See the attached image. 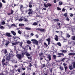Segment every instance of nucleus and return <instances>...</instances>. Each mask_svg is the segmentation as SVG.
<instances>
[{
    "instance_id": "obj_1",
    "label": "nucleus",
    "mask_w": 75,
    "mask_h": 75,
    "mask_svg": "<svg viewBox=\"0 0 75 75\" xmlns=\"http://www.w3.org/2000/svg\"><path fill=\"white\" fill-rule=\"evenodd\" d=\"M36 30H38V31H40L41 33H44L45 31V29L42 28L40 29V28H38Z\"/></svg>"
},
{
    "instance_id": "obj_2",
    "label": "nucleus",
    "mask_w": 75,
    "mask_h": 75,
    "mask_svg": "<svg viewBox=\"0 0 75 75\" xmlns=\"http://www.w3.org/2000/svg\"><path fill=\"white\" fill-rule=\"evenodd\" d=\"M31 41H33V42H35V44H36V45H38V41H37V40L35 39H32Z\"/></svg>"
},
{
    "instance_id": "obj_3",
    "label": "nucleus",
    "mask_w": 75,
    "mask_h": 75,
    "mask_svg": "<svg viewBox=\"0 0 75 75\" xmlns=\"http://www.w3.org/2000/svg\"><path fill=\"white\" fill-rule=\"evenodd\" d=\"M16 57L17 58H18V59H20L21 58V57H22V56H21V54H17L16 55Z\"/></svg>"
},
{
    "instance_id": "obj_4",
    "label": "nucleus",
    "mask_w": 75,
    "mask_h": 75,
    "mask_svg": "<svg viewBox=\"0 0 75 75\" xmlns=\"http://www.w3.org/2000/svg\"><path fill=\"white\" fill-rule=\"evenodd\" d=\"M13 38H14L15 41V42H16L18 40V39L17 38H19V39H20V38H19L16 37H13Z\"/></svg>"
},
{
    "instance_id": "obj_5",
    "label": "nucleus",
    "mask_w": 75,
    "mask_h": 75,
    "mask_svg": "<svg viewBox=\"0 0 75 75\" xmlns=\"http://www.w3.org/2000/svg\"><path fill=\"white\" fill-rule=\"evenodd\" d=\"M10 33H6V35L7 36V37H11V35L10 34Z\"/></svg>"
},
{
    "instance_id": "obj_6",
    "label": "nucleus",
    "mask_w": 75,
    "mask_h": 75,
    "mask_svg": "<svg viewBox=\"0 0 75 75\" xmlns=\"http://www.w3.org/2000/svg\"><path fill=\"white\" fill-rule=\"evenodd\" d=\"M6 61H10V59H11V58H10L8 56H6Z\"/></svg>"
},
{
    "instance_id": "obj_7",
    "label": "nucleus",
    "mask_w": 75,
    "mask_h": 75,
    "mask_svg": "<svg viewBox=\"0 0 75 75\" xmlns=\"http://www.w3.org/2000/svg\"><path fill=\"white\" fill-rule=\"evenodd\" d=\"M13 54H10V53H9V55H8V56L9 57H10V58H11V57H13Z\"/></svg>"
},
{
    "instance_id": "obj_8",
    "label": "nucleus",
    "mask_w": 75,
    "mask_h": 75,
    "mask_svg": "<svg viewBox=\"0 0 75 75\" xmlns=\"http://www.w3.org/2000/svg\"><path fill=\"white\" fill-rule=\"evenodd\" d=\"M11 33H12L13 35H14V36H16V33L14 31H11Z\"/></svg>"
},
{
    "instance_id": "obj_9",
    "label": "nucleus",
    "mask_w": 75,
    "mask_h": 75,
    "mask_svg": "<svg viewBox=\"0 0 75 75\" xmlns=\"http://www.w3.org/2000/svg\"><path fill=\"white\" fill-rule=\"evenodd\" d=\"M46 41H47L48 45L50 44V38H48L46 39Z\"/></svg>"
},
{
    "instance_id": "obj_10",
    "label": "nucleus",
    "mask_w": 75,
    "mask_h": 75,
    "mask_svg": "<svg viewBox=\"0 0 75 75\" xmlns=\"http://www.w3.org/2000/svg\"><path fill=\"white\" fill-rule=\"evenodd\" d=\"M55 36L56 38H54L55 40L57 41H58V36L57 35H55Z\"/></svg>"
},
{
    "instance_id": "obj_11",
    "label": "nucleus",
    "mask_w": 75,
    "mask_h": 75,
    "mask_svg": "<svg viewBox=\"0 0 75 75\" xmlns=\"http://www.w3.org/2000/svg\"><path fill=\"white\" fill-rule=\"evenodd\" d=\"M47 58L49 59V61H51V55H50V54L48 55Z\"/></svg>"
},
{
    "instance_id": "obj_12",
    "label": "nucleus",
    "mask_w": 75,
    "mask_h": 75,
    "mask_svg": "<svg viewBox=\"0 0 75 75\" xmlns=\"http://www.w3.org/2000/svg\"><path fill=\"white\" fill-rule=\"evenodd\" d=\"M11 13H8V16H10V15H11V14H13L14 13V11L12 9L11 10Z\"/></svg>"
},
{
    "instance_id": "obj_13",
    "label": "nucleus",
    "mask_w": 75,
    "mask_h": 75,
    "mask_svg": "<svg viewBox=\"0 0 75 75\" xmlns=\"http://www.w3.org/2000/svg\"><path fill=\"white\" fill-rule=\"evenodd\" d=\"M26 41L27 42V43L28 44H31V42L30 41V40H26Z\"/></svg>"
},
{
    "instance_id": "obj_14",
    "label": "nucleus",
    "mask_w": 75,
    "mask_h": 75,
    "mask_svg": "<svg viewBox=\"0 0 75 75\" xmlns=\"http://www.w3.org/2000/svg\"><path fill=\"white\" fill-rule=\"evenodd\" d=\"M69 69L70 70H72L73 69V67L71 65H70L69 66Z\"/></svg>"
},
{
    "instance_id": "obj_15",
    "label": "nucleus",
    "mask_w": 75,
    "mask_h": 75,
    "mask_svg": "<svg viewBox=\"0 0 75 75\" xmlns=\"http://www.w3.org/2000/svg\"><path fill=\"white\" fill-rule=\"evenodd\" d=\"M60 51L62 52H64V53H66V52H67V51L66 50H61Z\"/></svg>"
},
{
    "instance_id": "obj_16",
    "label": "nucleus",
    "mask_w": 75,
    "mask_h": 75,
    "mask_svg": "<svg viewBox=\"0 0 75 75\" xmlns=\"http://www.w3.org/2000/svg\"><path fill=\"white\" fill-rule=\"evenodd\" d=\"M71 39L73 40V41L75 40V36H72Z\"/></svg>"
},
{
    "instance_id": "obj_17",
    "label": "nucleus",
    "mask_w": 75,
    "mask_h": 75,
    "mask_svg": "<svg viewBox=\"0 0 75 75\" xmlns=\"http://www.w3.org/2000/svg\"><path fill=\"white\" fill-rule=\"evenodd\" d=\"M9 43H10V41H7L5 44V45H6V46H7V45H8Z\"/></svg>"
},
{
    "instance_id": "obj_18",
    "label": "nucleus",
    "mask_w": 75,
    "mask_h": 75,
    "mask_svg": "<svg viewBox=\"0 0 75 75\" xmlns=\"http://www.w3.org/2000/svg\"><path fill=\"white\" fill-rule=\"evenodd\" d=\"M72 64L73 65V68L74 69L75 68V62H73Z\"/></svg>"
},
{
    "instance_id": "obj_19",
    "label": "nucleus",
    "mask_w": 75,
    "mask_h": 75,
    "mask_svg": "<svg viewBox=\"0 0 75 75\" xmlns=\"http://www.w3.org/2000/svg\"><path fill=\"white\" fill-rule=\"evenodd\" d=\"M25 53L27 57H30V54L27 52H25Z\"/></svg>"
},
{
    "instance_id": "obj_20",
    "label": "nucleus",
    "mask_w": 75,
    "mask_h": 75,
    "mask_svg": "<svg viewBox=\"0 0 75 75\" xmlns=\"http://www.w3.org/2000/svg\"><path fill=\"white\" fill-rule=\"evenodd\" d=\"M25 30H31V28H30L28 27H26L25 28Z\"/></svg>"
},
{
    "instance_id": "obj_21",
    "label": "nucleus",
    "mask_w": 75,
    "mask_h": 75,
    "mask_svg": "<svg viewBox=\"0 0 75 75\" xmlns=\"http://www.w3.org/2000/svg\"><path fill=\"white\" fill-rule=\"evenodd\" d=\"M57 55H63V56H64V54L63 53H58Z\"/></svg>"
},
{
    "instance_id": "obj_22",
    "label": "nucleus",
    "mask_w": 75,
    "mask_h": 75,
    "mask_svg": "<svg viewBox=\"0 0 75 75\" xmlns=\"http://www.w3.org/2000/svg\"><path fill=\"white\" fill-rule=\"evenodd\" d=\"M59 69L61 70V71H64V67L62 66H60L59 68Z\"/></svg>"
},
{
    "instance_id": "obj_23",
    "label": "nucleus",
    "mask_w": 75,
    "mask_h": 75,
    "mask_svg": "<svg viewBox=\"0 0 75 75\" xmlns=\"http://www.w3.org/2000/svg\"><path fill=\"white\" fill-rule=\"evenodd\" d=\"M21 69H22L21 68H20L19 69H18L17 70H18V72L19 73H20V72H21Z\"/></svg>"
},
{
    "instance_id": "obj_24",
    "label": "nucleus",
    "mask_w": 75,
    "mask_h": 75,
    "mask_svg": "<svg viewBox=\"0 0 75 75\" xmlns=\"http://www.w3.org/2000/svg\"><path fill=\"white\" fill-rule=\"evenodd\" d=\"M24 25V24L20 23L19 24V26L20 27H23Z\"/></svg>"
},
{
    "instance_id": "obj_25",
    "label": "nucleus",
    "mask_w": 75,
    "mask_h": 75,
    "mask_svg": "<svg viewBox=\"0 0 75 75\" xmlns=\"http://www.w3.org/2000/svg\"><path fill=\"white\" fill-rule=\"evenodd\" d=\"M44 6L46 8H48V5L45 3L44 4Z\"/></svg>"
},
{
    "instance_id": "obj_26",
    "label": "nucleus",
    "mask_w": 75,
    "mask_h": 75,
    "mask_svg": "<svg viewBox=\"0 0 75 75\" xmlns=\"http://www.w3.org/2000/svg\"><path fill=\"white\" fill-rule=\"evenodd\" d=\"M53 59H56V58H57V56H56L55 55H53Z\"/></svg>"
},
{
    "instance_id": "obj_27",
    "label": "nucleus",
    "mask_w": 75,
    "mask_h": 75,
    "mask_svg": "<svg viewBox=\"0 0 75 75\" xmlns=\"http://www.w3.org/2000/svg\"><path fill=\"white\" fill-rule=\"evenodd\" d=\"M37 22H34L33 24V25H37Z\"/></svg>"
},
{
    "instance_id": "obj_28",
    "label": "nucleus",
    "mask_w": 75,
    "mask_h": 75,
    "mask_svg": "<svg viewBox=\"0 0 75 75\" xmlns=\"http://www.w3.org/2000/svg\"><path fill=\"white\" fill-rule=\"evenodd\" d=\"M47 5L49 6V7H50L51 6H52V4H50V3H47Z\"/></svg>"
},
{
    "instance_id": "obj_29",
    "label": "nucleus",
    "mask_w": 75,
    "mask_h": 75,
    "mask_svg": "<svg viewBox=\"0 0 75 75\" xmlns=\"http://www.w3.org/2000/svg\"><path fill=\"white\" fill-rule=\"evenodd\" d=\"M33 11H31V12H29L28 13V14L29 15H30V14H33Z\"/></svg>"
},
{
    "instance_id": "obj_30",
    "label": "nucleus",
    "mask_w": 75,
    "mask_h": 75,
    "mask_svg": "<svg viewBox=\"0 0 75 75\" xmlns=\"http://www.w3.org/2000/svg\"><path fill=\"white\" fill-rule=\"evenodd\" d=\"M57 44L59 46H60V47H61V43L60 42H59L57 43Z\"/></svg>"
},
{
    "instance_id": "obj_31",
    "label": "nucleus",
    "mask_w": 75,
    "mask_h": 75,
    "mask_svg": "<svg viewBox=\"0 0 75 75\" xmlns=\"http://www.w3.org/2000/svg\"><path fill=\"white\" fill-rule=\"evenodd\" d=\"M12 45H17V43H16V42H12Z\"/></svg>"
},
{
    "instance_id": "obj_32",
    "label": "nucleus",
    "mask_w": 75,
    "mask_h": 75,
    "mask_svg": "<svg viewBox=\"0 0 75 75\" xmlns=\"http://www.w3.org/2000/svg\"><path fill=\"white\" fill-rule=\"evenodd\" d=\"M64 68L65 69V71H67V70L68 69V67L67 66L64 67Z\"/></svg>"
},
{
    "instance_id": "obj_33",
    "label": "nucleus",
    "mask_w": 75,
    "mask_h": 75,
    "mask_svg": "<svg viewBox=\"0 0 75 75\" xmlns=\"http://www.w3.org/2000/svg\"><path fill=\"white\" fill-rule=\"evenodd\" d=\"M7 50L6 49H5V51L4 52V53L5 54H7Z\"/></svg>"
},
{
    "instance_id": "obj_34",
    "label": "nucleus",
    "mask_w": 75,
    "mask_h": 75,
    "mask_svg": "<svg viewBox=\"0 0 75 75\" xmlns=\"http://www.w3.org/2000/svg\"><path fill=\"white\" fill-rule=\"evenodd\" d=\"M0 28L1 29H2V30H3L4 29V27H3V26H1L0 27Z\"/></svg>"
},
{
    "instance_id": "obj_35",
    "label": "nucleus",
    "mask_w": 75,
    "mask_h": 75,
    "mask_svg": "<svg viewBox=\"0 0 75 75\" xmlns=\"http://www.w3.org/2000/svg\"><path fill=\"white\" fill-rule=\"evenodd\" d=\"M22 33V32H21V31H20V30H18V33L19 34H21Z\"/></svg>"
},
{
    "instance_id": "obj_36",
    "label": "nucleus",
    "mask_w": 75,
    "mask_h": 75,
    "mask_svg": "<svg viewBox=\"0 0 75 75\" xmlns=\"http://www.w3.org/2000/svg\"><path fill=\"white\" fill-rule=\"evenodd\" d=\"M2 6H3V4L1 2L0 3V8H1L2 7Z\"/></svg>"
},
{
    "instance_id": "obj_37",
    "label": "nucleus",
    "mask_w": 75,
    "mask_h": 75,
    "mask_svg": "<svg viewBox=\"0 0 75 75\" xmlns=\"http://www.w3.org/2000/svg\"><path fill=\"white\" fill-rule=\"evenodd\" d=\"M24 20V21H28V20H27V18H24L23 19Z\"/></svg>"
},
{
    "instance_id": "obj_38",
    "label": "nucleus",
    "mask_w": 75,
    "mask_h": 75,
    "mask_svg": "<svg viewBox=\"0 0 75 75\" xmlns=\"http://www.w3.org/2000/svg\"><path fill=\"white\" fill-rule=\"evenodd\" d=\"M28 58L29 59H30V60H32V57H28Z\"/></svg>"
},
{
    "instance_id": "obj_39",
    "label": "nucleus",
    "mask_w": 75,
    "mask_h": 75,
    "mask_svg": "<svg viewBox=\"0 0 75 75\" xmlns=\"http://www.w3.org/2000/svg\"><path fill=\"white\" fill-rule=\"evenodd\" d=\"M1 24L2 25H4L6 24V22H5V21H3L2 22Z\"/></svg>"
},
{
    "instance_id": "obj_40",
    "label": "nucleus",
    "mask_w": 75,
    "mask_h": 75,
    "mask_svg": "<svg viewBox=\"0 0 75 75\" xmlns=\"http://www.w3.org/2000/svg\"><path fill=\"white\" fill-rule=\"evenodd\" d=\"M57 10H61V8H60L59 7H57Z\"/></svg>"
},
{
    "instance_id": "obj_41",
    "label": "nucleus",
    "mask_w": 75,
    "mask_h": 75,
    "mask_svg": "<svg viewBox=\"0 0 75 75\" xmlns=\"http://www.w3.org/2000/svg\"><path fill=\"white\" fill-rule=\"evenodd\" d=\"M44 45H45L46 47H48V45L47 44V43H46V42L44 43Z\"/></svg>"
},
{
    "instance_id": "obj_42",
    "label": "nucleus",
    "mask_w": 75,
    "mask_h": 75,
    "mask_svg": "<svg viewBox=\"0 0 75 75\" xmlns=\"http://www.w3.org/2000/svg\"><path fill=\"white\" fill-rule=\"evenodd\" d=\"M23 5H21L20 6V10L22 9V8H23Z\"/></svg>"
},
{
    "instance_id": "obj_43",
    "label": "nucleus",
    "mask_w": 75,
    "mask_h": 75,
    "mask_svg": "<svg viewBox=\"0 0 75 75\" xmlns=\"http://www.w3.org/2000/svg\"><path fill=\"white\" fill-rule=\"evenodd\" d=\"M43 54V53H42L41 52L39 54V56L40 57H41V56Z\"/></svg>"
},
{
    "instance_id": "obj_44",
    "label": "nucleus",
    "mask_w": 75,
    "mask_h": 75,
    "mask_svg": "<svg viewBox=\"0 0 75 75\" xmlns=\"http://www.w3.org/2000/svg\"><path fill=\"white\" fill-rule=\"evenodd\" d=\"M47 9L45 8H43V9H42V10L43 11V10H46Z\"/></svg>"
},
{
    "instance_id": "obj_45",
    "label": "nucleus",
    "mask_w": 75,
    "mask_h": 75,
    "mask_svg": "<svg viewBox=\"0 0 75 75\" xmlns=\"http://www.w3.org/2000/svg\"><path fill=\"white\" fill-rule=\"evenodd\" d=\"M66 21H69V19L67 17V18H66Z\"/></svg>"
},
{
    "instance_id": "obj_46",
    "label": "nucleus",
    "mask_w": 75,
    "mask_h": 75,
    "mask_svg": "<svg viewBox=\"0 0 75 75\" xmlns=\"http://www.w3.org/2000/svg\"><path fill=\"white\" fill-rule=\"evenodd\" d=\"M19 21H22L23 20V19L22 18H20V19L18 20Z\"/></svg>"
},
{
    "instance_id": "obj_47",
    "label": "nucleus",
    "mask_w": 75,
    "mask_h": 75,
    "mask_svg": "<svg viewBox=\"0 0 75 75\" xmlns=\"http://www.w3.org/2000/svg\"><path fill=\"white\" fill-rule=\"evenodd\" d=\"M67 37L68 38H69L70 37H71V35H69V34H67Z\"/></svg>"
},
{
    "instance_id": "obj_48",
    "label": "nucleus",
    "mask_w": 75,
    "mask_h": 75,
    "mask_svg": "<svg viewBox=\"0 0 75 75\" xmlns=\"http://www.w3.org/2000/svg\"><path fill=\"white\" fill-rule=\"evenodd\" d=\"M11 26H13V27H16V25L15 24H12L11 25Z\"/></svg>"
},
{
    "instance_id": "obj_49",
    "label": "nucleus",
    "mask_w": 75,
    "mask_h": 75,
    "mask_svg": "<svg viewBox=\"0 0 75 75\" xmlns=\"http://www.w3.org/2000/svg\"><path fill=\"white\" fill-rule=\"evenodd\" d=\"M62 3L61 1H60L59 2V5H62Z\"/></svg>"
},
{
    "instance_id": "obj_50",
    "label": "nucleus",
    "mask_w": 75,
    "mask_h": 75,
    "mask_svg": "<svg viewBox=\"0 0 75 75\" xmlns=\"http://www.w3.org/2000/svg\"><path fill=\"white\" fill-rule=\"evenodd\" d=\"M28 11L29 12H31L32 11V9L31 8H29V9L28 10Z\"/></svg>"
},
{
    "instance_id": "obj_51",
    "label": "nucleus",
    "mask_w": 75,
    "mask_h": 75,
    "mask_svg": "<svg viewBox=\"0 0 75 75\" xmlns=\"http://www.w3.org/2000/svg\"><path fill=\"white\" fill-rule=\"evenodd\" d=\"M52 69V68H51V69H50V72L51 73H52V69Z\"/></svg>"
},
{
    "instance_id": "obj_52",
    "label": "nucleus",
    "mask_w": 75,
    "mask_h": 75,
    "mask_svg": "<svg viewBox=\"0 0 75 75\" xmlns=\"http://www.w3.org/2000/svg\"><path fill=\"white\" fill-rule=\"evenodd\" d=\"M23 45V43L22 42H21L20 44H19V45H20V46H21H21H22V45Z\"/></svg>"
},
{
    "instance_id": "obj_53",
    "label": "nucleus",
    "mask_w": 75,
    "mask_h": 75,
    "mask_svg": "<svg viewBox=\"0 0 75 75\" xmlns=\"http://www.w3.org/2000/svg\"><path fill=\"white\" fill-rule=\"evenodd\" d=\"M4 62H5V59H4L2 60V63Z\"/></svg>"
},
{
    "instance_id": "obj_54",
    "label": "nucleus",
    "mask_w": 75,
    "mask_h": 75,
    "mask_svg": "<svg viewBox=\"0 0 75 75\" xmlns=\"http://www.w3.org/2000/svg\"><path fill=\"white\" fill-rule=\"evenodd\" d=\"M20 10H21V12H22V13H24V11H23V9H21Z\"/></svg>"
},
{
    "instance_id": "obj_55",
    "label": "nucleus",
    "mask_w": 75,
    "mask_h": 75,
    "mask_svg": "<svg viewBox=\"0 0 75 75\" xmlns=\"http://www.w3.org/2000/svg\"><path fill=\"white\" fill-rule=\"evenodd\" d=\"M67 64H65V63H63V65L64 66V67H67Z\"/></svg>"
},
{
    "instance_id": "obj_56",
    "label": "nucleus",
    "mask_w": 75,
    "mask_h": 75,
    "mask_svg": "<svg viewBox=\"0 0 75 75\" xmlns=\"http://www.w3.org/2000/svg\"><path fill=\"white\" fill-rule=\"evenodd\" d=\"M64 15L65 17H67V13H65Z\"/></svg>"
},
{
    "instance_id": "obj_57",
    "label": "nucleus",
    "mask_w": 75,
    "mask_h": 75,
    "mask_svg": "<svg viewBox=\"0 0 75 75\" xmlns=\"http://www.w3.org/2000/svg\"><path fill=\"white\" fill-rule=\"evenodd\" d=\"M2 1L4 3H6V1L4 0H2Z\"/></svg>"
},
{
    "instance_id": "obj_58",
    "label": "nucleus",
    "mask_w": 75,
    "mask_h": 75,
    "mask_svg": "<svg viewBox=\"0 0 75 75\" xmlns=\"http://www.w3.org/2000/svg\"><path fill=\"white\" fill-rule=\"evenodd\" d=\"M75 53L74 52H73L71 53V55H75Z\"/></svg>"
},
{
    "instance_id": "obj_59",
    "label": "nucleus",
    "mask_w": 75,
    "mask_h": 75,
    "mask_svg": "<svg viewBox=\"0 0 75 75\" xmlns=\"http://www.w3.org/2000/svg\"><path fill=\"white\" fill-rule=\"evenodd\" d=\"M30 65H29V67H31L32 66V64H31V63H30V64H29Z\"/></svg>"
},
{
    "instance_id": "obj_60",
    "label": "nucleus",
    "mask_w": 75,
    "mask_h": 75,
    "mask_svg": "<svg viewBox=\"0 0 75 75\" xmlns=\"http://www.w3.org/2000/svg\"><path fill=\"white\" fill-rule=\"evenodd\" d=\"M36 14H37L36 17H40V15H38L37 13H36Z\"/></svg>"
},
{
    "instance_id": "obj_61",
    "label": "nucleus",
    "mask_w": 75,
    "mask_h": 75,
    "mask_svg": "<svg viewBox=\"0 0 75 75\" xmlns=\"http://www.w3.org/2000/svg\"><path fill=\"white\" fill-rule=\"evenodd\" d=\"M25 54V53H24V52L22 53V56H24V55Z\"/></svg>"
},
{
    "instance_id": "obj_62",
    "label": "nucleus",
    "mask_w": 75,
    "mask_h": 75,
    "mask_svg": "<svg viewBox=\"0 0 75 75\" xmlns=\"http://www.w3.org/2000/svg\"><path fill=\"white\" fill-rule=\"evenodd\" d=\"M29 6V7L30 8H31L32 7V5L31 4H30Z\"/></svg>"
},
{
    "instance_id": "obj_63",
    "label": "nucleus",
    "mask_w": 75,
    "mask_h": 75,
    "mask_svg": "<svg viewBox=\"0 0 75 75\" xmlns=\"http://www.w3.org/2000/svg\"><path fill=\"white\" fill-rule=\"evenodd\" d=\"M3 64H4V65H5L6 67H7V64H6L5 63H3Z\"/></svg>"
},
{
    "instance_id": "obj_64",
    "label": "nucleus",
    "mask_w": 75,
    "mask_h": 75,
    "mask_svg": "<svg viewBox=\"0 0 75 75\" xmlns=\"http://www.w3.org/2000/svg\"><path fill=\"white\" fill-rule=\"evenodd\" d=\"M21 75H25V72H24L23 74H22Z\"/></svg>"
}]
</instances>
